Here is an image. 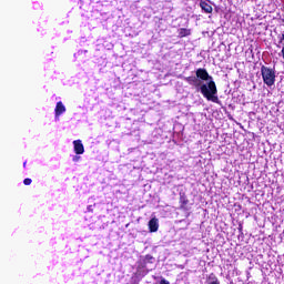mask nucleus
Returning a JSON list of instances; mask_svg holds the SVG:
<instances>
[{"label": "nucleus", "instance_id": "nucleus-9", "mask_svg": "<svg viewBox=\"0 0 284 284\" xmlns=\"http://www.w3.org/2000/svg\"><path fill=\"white\" fill-rule=\"evenodd\" d=\"M190 34H192V30L185 29V28L179 29V37H180V39H183L185 37H190Z\"/></svg>", "mask_w": 284, "mask_h": 284}, {"label": "nucleus", "instance_id": "nucleus-5", "mask_svg": "<svg viewBox=\"0 0 284 284\" xmlns=\"http://www.w3.org/2000/svg\"><path fill=\"white\" fill-rule=\"evenodd\" d=\"M200 8L205 14H212L214 12V8L205 0H200Z\"/></svg>", "mask_w": 284, "mask_h": 284}, {"label": "nucleus", "instance_id": "nucleus-15", "mask_svg": "<svg viewBox=\"0 0 284 284\" xmlns=\"http://www.w3.org/2000/svg\"><path fill=\"white\" fill-rule=\"evenodd\" d=\"M281 41H284V33L282 34V40Z\"/></svg>", "mask_w": 284, "mask_h": 284}, {"label": "nucleus", "instance_id": "nucleus-1", "mask_svg": "<svg viewBox=\"0 0 284 284\" xmlns=\"http://www.w3.org/2000/svg\"><path fill=\"white\" fill-rule=\"evenodd\" d=\"M184 81L195 88V90H200L201 94L206 99V101H212V103H221L219 99V89L216 88V82L214 80L209 81L206 84L203 81L199 80L196 75H191L184 78Z\"/></svg>", "mask_w": 284, "mask_h": 284}, {"label": "nucleus", "instance_id": "nucleus-6", "mask_svg": "<svg viewBox=\"0 0 284 284\" xmlns=\"http://www.w3.org/2000/svg\"><path fill=\"white\" fill-rule=\"evenodd\" d=\"M149 230L150 232H159V219L152 217L149 221Z\"/></svg>", "mask_w": 284, "mask_h": 284}, {"label": "nucleus", "instance_id": "nucleus-16", "mask_svg": "<svg viewBox=\"0 0 284 284\" xmlns=\"http://www.w3.org/2000/svg\"><path fill=\"white\" fill-rule=\"evenodd\" d=\"M23 168H26V162L23 163Z\"/></svg>", "mask_w": 284, "mask_h": 284}, {"label": "nucleus", "instance_id": "nucleus-11", "mask_svg": "<svg viewBox=\"0 0 284 284\" xmlns=\"http://www.w3.org/2000/svg\"><path fill=\"white\" fill-rule=\"evenodd\" d=\"M152 261H154V256L146 254L144 257V263H152Z\"/></svg>", "mask_w": 284, "mask_h": 284}, {"label": "nucleus", "instance_id": "nucleus-13", "mask_svg": "<svg viewBox=\"0 0 284 284\" xmlns=\"http://www.w3.org/2000/svg\"><path fill=\"white\" fill-rule=\"evenodd\" d=\"M160 284H170V282H169L168 280H165V278H162V280L160 281Z\"/></svg>", "mask_w": 284, "mask_h": 284}, {"label": "nucleus", "instance_id": "nucleus-2", "mask_svg": "<svg viewBox=\"0 0 284 284\" xmlns=\"http://www.w3.org/2000/svg\"><path fill=\"white\" fill-rule=\"evenodd\" d=\"M261 74L263 83L267 85V88H272V85L276 83V71L273 68L263 64L261 67Z\"/></svg>", "mask_w": 284, "mask_h": 284}, {"label": "nucleus", "instance_id": "nucleus-4", "mask_svg": "<svg viewBox=\"0 0 284 284\" xmlns=\"http://www.w3.org/2000/svg\"><path fill=\"white\" fill-rule=\"evenodd\" d=\"M73 150L74 153L80 155L85 152V146H83V142L81 140L73 141Z\"/></svg>", "mask_w": 284, "mask_h": 284}, {"label": "nucleus", "instance_id": "nucleus-8", "mask_svg": "<svg viewBox=\"0 0 284 284\" xmlns=\"http://www.w3.org/2000/svg\"><path fill=\"white\" fill-rule=\"evenodd\" d=\"M190 203V200L185 194L180 195V210L187 211V204Z\"/></svg>", "mask_w": 284, "mask_h": 284}, {"label": "nucleus", "instance_id": "nucleus-12", "mask_svg": "<svg viewBox=\"0 0 284 284\" xmlns=\"http://www.w3.org/2000/svg\"><path fill=\"white\" fill-rule=\"evenodd\" d=\"M23 184L24 185H31L32 184V179H30V178L24 179Z\"/></svg>", "mask_w": 284, "mask_h": 284}, {"label": "nucleus", "instance_id": "nucleus-3", "mask_svg": "<svg viewBox=\"0 0 284 284\" xmlns=\"http://www.w3.org/2000/svg\"><path fill=\"white\" fill-rule=\"evenodd\" d=\"M195 77L200 81H212L211 74L207 72V69L200 68L195 71Z\"/></svg>", "mask_w": 284, "mask_h": 284}, {"label": "nucleus", "instance_id": "nucleus-10", "mask_svg": "<svg viewBox=\"0 0 284 284\" xmlns=\"http://www.w3.org/2000/svg\"><path fill=\"white\" fill-rule=\"evenodd\" d=\"M209 280H211L212 282H210L209 284H221V282L219 281V277H216V275L214 273H211L209 275Z\"/></svg>", "mask_w": 284, "mask_h": 284}, {"label": "nucleus", "instance_id": "nucleus-14", "mask_svg": "<svg viewBox=\"0 0 284 284\" xmlns=\"http://www.w3.org/2000/svg\"><path fill=\"white\" fill-rule=\"evenodd\" d=\"M79 159H81V156H79V155H74V156H73V161H74V162L79 161Z\"/></svg>", "mask_w": 284, "mask_h": 284}, {"label": "nucleus", "instance_id": "nucleus-7", "mask_svg": "<svg viewBox=\"0 0 284 284\" xmlns=\"http://www.w3.org/2000/svg\"><path fill=\"white\" fill-rule=\"evenodd\" d=\"M65 112V105H63V102L59 101L57 102L55 109H54V113L55 116H61V114H63Z\"/></svg>", "mask_w": 284, "mask_h": 284}]
</instances>
